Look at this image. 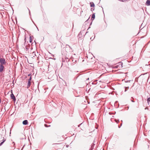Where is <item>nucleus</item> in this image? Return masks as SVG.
<instances>
[{"mask_svg":"<svg viewBox=\"0 0 150 150\" xmlns=\"http://www.w3.org/2000/svg\"><path fill=\"white\" fill-rule=\"evenodd\" d=\"M87 102H88V104H89V103H90V102H89V101H88V100H87Z\"/></svg>","mask_w":150,"mask_h":150,"instance_id":"7c9ffc66","label":"nucleus"},{"mask_svg":"<svg viewBox=\"0 0 150 150\" xmlns=\"http://www.w3.org/2000/svg\"><path fill=\"white\" fill-rule=\"evenodd\" d=\"M4 67V65L0 64V72H2L3 71Z\"/></svg>","mask_w":150,"mask_h":150,"instance_id":"20e7f679","label":"nucleus"},{"mask_svg":"<svg viewBox=\"0 0 150 150\" xmlns=\"http://www.w3.org/2000/svg\"><path fill=\"white\" fill-rule=\"evenodd\" d=\"M10 96L11 99H12L14 102H15L16 100V98L12 92Z\"/></svg>","mask_w":150,"mask_h":150,"instance_id":"7ed1b4c3","label":"nucleus"},{"mask_svg":"<svg viewBox=\"0 0 150 150\" xmlns=\"http://www.w3.org/2000/svg\"><path fill=\"white\" fill-rule=\"evenodd\" d=\"M33 21V23L34 24H35V23H34V22L33 21Z\"/></svg>","mask_w":150,"mask_h":150,"instance_id":"e433bc0d","label":"nucleus"},{"mask_svg":"<svg viewBox=\"0 0 150 150\" xmlns=\"http://www.w3.org/2000/svg\"><path fill=\"white\" fill-rule=\"evenodd\" d=\"M32 40H33L32 39L31 37V36H30V40H29L30 42H32Z\"/></svg>","mask_w":150,"mask_h":150,"instance_id":"f8f14e48","label":"nucleus"},{"mask_svg":"<svg viewBox=\"0 0 150 150\" xmlns=\"http://www.w3.org/2000/svg\"><path fill=\"white\" fill-rule=\"evenodd\" d=\"M25 145H24V146H23V147L25 146Z\"/></svg>","mask_w":150,"mask_h":150,"instance_id":"58836bf2","label":"nucleus"},{"mask_svg":"<svg viewBox=\"0 0 150 150\" xmlns=\"http://www.w3.org/2000/svg\"><path fill=\"white\" fill-rule=\"evenodd\" d=\"M91 39H92V38H91Z\"/></svg>","mask_w":150,"mask_h":150,"instance_id":"79ce46f5","label":"nucleus"},{"mask_svg":"<svg viewBox=\"0 0 150 150\" xmlns=\"http://www.w3.org/2000/svg\"><path fill=\"white\" fill-rule=\"evenodd\" d=\"M31 85V81H28V83L27 84V88H28Z\"/></svg>","mask_w":150,"mask_h":150,"instance_id":"0eeeda50","label":"nucleus"},{"mask_svg":"<svg viewBox=\"0 0 150 150\" xmlns=\"http://www.w3.org/2000/svg\"><path fill=\"white\" fill-rule=\"evenodd\" d=\"M125 88H127V89H128L129 88V87H125Z\"/></svg>","mask_w":150,"mask_h":150,"instance_id":"412c9836","label":"nucleus"},{"mask_svg":"<svg viewBox=\"0 0 150 150\" xmlns=\"http://www.w3.org/2000/svg\"><path fill=\"white\" fill-rule=\"evenodd\" d=\"M147 101L148 103V104L149 105V104H150V98H147Z\"/></svg>","mask_w":150,"mask_h":150,"instance_id":"9b49d317","label":"nucleus"},{"mask_svg":"<svg viewBox=\"0 0 150 150\" xmlns=\"http://www.w3.org/2000/svg\"><path fill=\"white\" fill-rule=\"evenodd\" d=\"M115 121L117 123L119 122V120H115Z\"/></svg>","mask_w":150,"mask_h":150,"instance_id":"f3484780","label":"nucleus"},{"mask_svg":"<svg viewBox=\"0 0 150 150\" xmlns=\"http://www.w3.org/2000/svg\"><path fill=\"white\" fill-rule=\"evenodd\" d=\"M127 90V88H125V92H126Z\"/></svg>","mask_w":150,"mask_h":150,"instance_id":"a878e982","label":"nucleus"},{"mask_svg":"<svg viewBox=\"0 0 150 150\" xmlns=\"http://www.w3.org/2000/svg\"><path fill=\"white\" fill-rule=\"evenodd\" d=\"M91 39H92V38H91Z\"/></svg>","mask_w":150,"mask_h":150,"instance_id":"a19ab883","label":"nucleus"},{"mask_svg":"<svg viewBox=\"0 0 150 150\" xmlns=\"http://www.w3.org/2000/svg\"><path fill=\"white\" fill-rule=\"evenodd\" d=\"M28 121L27 120H25L23 122V125H26L28 124Z\"/></svg>","mask_w":150,"mask_h":150,"instance_id":"39448f33","label":"nucleus"},{"mask_svg":"<svg viewBox=\"0 0 150 150\" xmlns=\"http://www.w3.org/2000/svg\"><path fill=\"white\" fill-rule=\"evenodd\" d=\"M118 64H119L118 65V66H119L120 68L122 67V65L123 64L122 63L120 62H119Z\"/></svg>","mask_w":150,"mask_h":150,"instance_id":"1a4fd4ad","label":"nucleus"},{"mask_svg":"<svg viewBox=\"0 0 150 150\" xmlns=\"http://www.w3.org/2000/svg\"><path fill=\"white\" fill-rule=\"evenodd\" d=\"M102 9H103V8L102 7Z\"/></svg>","mask_w":150,"mask_h":150,"instance_id":"ea45409f","label":"nucleus"},{"mask_svg":"<svg viewBox=\"0 0 150 150\" xmlns=\"http://www.w3.org/2000/svg\"><path fill=\"white\" fill-rule=\"evenodd\" d=\"M69 46V47L70 48H71V47H70L69 45H66V46Z\"/></svg>","mask_w":150,"mask_h":150,"instance_id":"cd10ccee","label":"nucleus"},{"mask_svg":"<svg viewBox=\"0 0 150 150\" xmlns=\"http://www.w3.org/2000/svg\"><path fill=\"white\" fill-rule=\"evenodd\" d=\"M30 47V46H25V48L27 50H28L29 49V47Z\"/></svg>","mask_w":150,"mask_h":150,"instance_id":"4468645a","label":"nucleus"},{"mask_svg":"<svg viewBox=\"0 0 150 150\" xmlns=\"http://www.w3.org/2000/svg\"><path fill=\"white\" fill-rule=\"evenodd\" d=\"M34 52H33V53H34Z\"/></svg>","mask_w":150,"mask_h":150,"instance_id":"37998d69","label":"nucleus"},{"mask_svg":"<svg viewBox=\"0 0 150 150\" xmlns=\"http://www.w3.org/2000/svg\"><path fill=\"white\" fill-rule=\"evenodd\" d=\"M28 10H29V14H30V10L29 9V8H28Z\"/></svg>","mask_w":150,"mask_h":150,"instance_id":"a211bd4d","label":"nucleus"},{"mask_svg":"<svg viewBox=\"0 0 150 150\" xmlns=\"http://www.w3.org/2000/svg\"><path fill=\"white\" fill-rule=\"evenodd\" d=\"M37 30H38V31L39 30V29H38V28L37 27Z\"/></svg>","mask_w":150,"mask_h":150,"instance_id":"72a5a7b5","label":"nucleus"},{"mask_svg":"<svg viewBox=\"0 0 150 150\" xmlns=\"http://www.w3.org/2000/svg\"><path fill=\"white\" fill-rule=\"evenodd\" d=\"M4 143L2 141L1 142H0V146H1V145H2Z\"/></svg>","mask_w":150,"mask_h":150,"instance_id":"2eb2a0df","label":"nucleus"},{"mask_svg":"<svg viewBox=\"0 0 150 150\" xmlns=\"http://www.w3.org/2000/svg\"><path fill=\"white\" fill-rule=\"evenodd\" d=\"M81 124H80V125H78V127H79L80 126V125H81Z\"/></svg>","mask_w":150,"mask_h":150,"instance_id":"c85d7f7f","label":"nucleus"},{"mask_svg":"<svg viewBox=\"0 0 150 150\" xmlns=\"http://www.w3.org/2000/svg\"><path fill=\"white\" fill-rule=\"evenodd\" d=\"M130 80H128V81H125V82H130Z\"/></svg>","mask_w":150,"mask_h":150,"instance_id":"5701e85b","label":"nucleus"},{"mask_svg":"<svg viewBox=\"0 0 150 150\" xmlns=\"http://www.w3.org/2000/svg\"><path fill=\"white\" fill-rule=\"evenodd\" d=\"M11 148L10 149L11 150H14L16 148L15 146V143L14 142H13L11 144V145L10 146Z\"/></svg>","mask_w":150,"mask_h":150,"instance_id":"f03ea898","label":"nucleus"},{"mask_svg":"<svg viewBox=\"0 0 150 150\" xmlns=\"http://www.w3.org/2000/svg\"><path fill=\"white\" fill-rule=\"evenodd\" d=\"M45 127H49L50 126V125H49V126H48L46 124H45Z\"/></svg>","mask_w":150,"mask_h":150,"instance_id":"ddd939ff","label":"nucleus"},{"mask_svg":"<svg viewBox=\"0 0 150 150\" xmlns=\"http://www.w3.org/2000/svg\"><path fill=\"white\" fill-rule=\"evenodd\" d=\"M88 98V96H86V100H87V98Z\"/></svg>","mask_w":150,"mask_h":150,"instance_id":"393cba45","label":"nucleus"},{"mask_svg":"<svg viewBox=\"0 0 150 150\" xmlns=\"http://www.w3.org/2000/svg\"><path fill=\"white\" fill-rule=\"evenodd\" d=\"M148 109V108H147V107H146L145 108V110H146V109Z\"/></svg>","mask_w":150,"mask_h":150,"instance_id":"2f4dec72","label":"nucleus"},{"mask_svg":"<svg viewBox=\"0 0 150 150\" xmlns=\"http://www.w3.org/2000/svg\"><path fill=\"white\" fill-rule=\"evenodd\" d=\"M122 123L121 124V125L120 126H119V125L118 126V127L119 128H120V127H121V126H122Z\"/></svg>","mask_w":150,"mask_h":150,"instance_id":"4be33fe9","label":"nucleus"},{"mask_svg":"<svg viewBox=\"0 0 150 150\" xmlns=\"http://www.w3.org/2000/svg\"><path fill=\"white\" fill-rule=\"evenodd\" d=\"M146 4L148 6H150V0H147L146 3Z\"/></svg>","mask_w":150,"mask_h":150,"instance_id":"423d86ee","label":"nucleus"},{"mask_svg":"<svg viewBox=\"0 0 150 150\" xmlns=\"http://www.w3.org/2000/svg\"><path fill=\"white\" fill-rule=\"evenodd\" d=\"M28 76H31V74H28Z\"/></svg>","mask_w":150,"mask_h":150,"instance_id":"b1692460","label":"nucleus"},{"mask_svg":"<svg viewBox=\"0 0 150 150\" xmlns=\"http://www.w3.org/2000/svg\"><path fill=\"white\" fill-rule=\"evenodd\" d=\"M5 141H6V139H3V140L2 142H3L4 143V142Z\"/></svg>","mask_w":150,"mask_h":150,"instance_id":"6ab92c4d","label":"nucleus"},{"mask_svg":"<svg viewBox=\"0 0 150 150\" xmlns=\"http://www.w3.org/2000/svg\"><path fill=\"white\" fill-rule=\"evenodd\" d=\"M94 9H93V8H91V11H94Z\"/></svg>","mask_w":150,"mask_h":150,"instance_id":"aec40b11","label":"nucleus"},{"mask_svg":"<svg viewBox=\"0 0 150 150\" xmlns=\"http://www.w3.org/2000/svg\"><path fill=\"white\" fill-rule=\"evenodd\" d=\"M90 6L91 7H94L95 6V4H94V3L93 2H90Z\"/></svg>","mask_w":150,"mask_h":150,"instance_id":"9d476101","label":"nucleus"},{"mask_svg":"<svg viewBox=\"0 0 150 150\" xmlns=\"http://www.w3.org/2000/svg\"><path fill=\"white\" fill-rule=\"evenodd\" d=\"M131 101H132V102H134V101H133V100H131Z\"/></svg>","mask_w":150,"mask_h":150,"instance_id":"473e14b6","label":"nucleus"},{"mask_svg":"<svg viewBox=\"0 0 150 150\" xmlns=\"http://www.w3.org/2000/svg\"><path fill=\"white\" fill-rule=\"evenodd\" d=\"M0 63L1 65H5L6 63L5 59L4 58H0Z\"/></svg>","mask_w":150,"mask_h":150,"instance_id":"f257e3e1","label":"nucleus"},{"mask_svg":"<svg viewBox=\"0 0 150 150\" xmlns=\"http://www.w3.org/2000/svg\"><path fill=\"white\" fill-rule=\"evenodd\" d=\"M95 13H93L92 15L91 19L92 21L95 18Z\"/></svg>","mask_w":150,"mask_h":150,"instance_id":"6e6552de","label":"nucleus"},{"mask_svg":"<svg viewBox=\"0 0 150 150\" xmlns=\"http://www.w3.org/2000/svg\"><path fill=\"white\" fill-rule=\"evenodd\" d=\"M52 56H53V57H54V55L53 54H52Z\"/></svg>","mask_w":150,"mask_h":150,"instance_id":"c9c22d12","label":"nucleus"},{"mask_svg":"<svg viewBox=\"0 0 150 150\" xmlns=\"http://www.w3.org/2000/svg\"><path fill=\"white\" fill-rule=\"evenodd\" d=\"M68 146H69V145H66V147H68Z\"/></svg>","mask_w":150,"mask_h":150,"instance_id":"bb28decb","label":"nucleus"},{"mask_svg":"<svg viewBox=\"0 0 150 150\" xmlns=\"http://www.w3.org/2000/svg\"><path fill=\"white\" fill-rule=\"evenodd\" d=\"M92 24V22L91 23L90 25H91Z\"/></svg>","mask_w":150,"mask_h":150,"instance_id":"4c0bfd02","label":"nucleus"},{"mask_svg":"<svg viewBox=\"0 0 150 150\" xmlns=\"http://www.w3.org/2000/svg\"><path fill=\"white\" fill-rule=\"evenodd\" d=\"M149 65H150L149 64H146L145 65L146 66H148Z\"/></svg>","mask_w":150,"mask_h":150,"instance_id":"c756f323","label":"nucleus"},{"mask_svg":"<svg viewBox=\"0 0 150 150\" xmlns=\"http://www.w3.org/2000/svg\"><path fill=\"white\" fill-rule=\"evenodd\" d=\"M89 79V78H88L86 79V80H88Z\"/></svg>","mask_w":150,"mask_h":150,"instance_id":"f704fd0d","label":"nucleus"},{"mask_svg":"<svg viewBox=\"0 0 150 150\" xmlns=\"http://www.w3.org/2000/svg\"><path fill=\"white\" fill-rule=\"evenodd\" d=\"M31 79H32V77L31 76H30L29 79H28V81H31Z\"/></svg>","mask_w":150,"mask_h":150,"instance_id":"dca6fc26","label":"nucleus"}]
</instances>
